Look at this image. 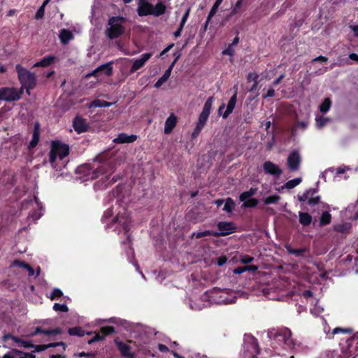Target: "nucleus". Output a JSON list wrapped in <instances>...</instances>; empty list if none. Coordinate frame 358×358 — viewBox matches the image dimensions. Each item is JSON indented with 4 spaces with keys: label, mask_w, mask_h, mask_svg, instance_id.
Masks as SVG:
<instances>
[{
    "label": "nucleus",
    "mask_w": 358,
    "mask_h": 358,
    "mask_svg": "<svg viewBox=\"0 0 358 358\" xmlns=\"http://www.w3.org/2000/svg\"><path fill=\"white\" fill-rule=\"evenodd\" d=\"M350 28L354 32L355 36L358 37V25H357V24L350 25Z\"/></svg>",
    "instance_id": "obj_64"
},
{
    "label": "nucleus",
    "mask_w": 358,
    "mask_h": 358,
    "mask_svg": "<svg viewBox=\"0 0 358 358\" xmlns=\"http://www.w3.org/2000/svg\"><path fill=\"white\" fill-rule=\"evenodd\" d=\"M55 60V57L54 56H48L43 58L41 61L36 62L34 67H47L49 66L51 64H52Z\"/></svg>",
    "instance_id": "obj_25"
},
{
    "label": "nucleus",
    "mask_w": 358,
    "mask_h": 358,
    "mask_svg": "<svg viewBox=\"0 0 358 358\" xmlns=\"http://www.w3.org/2000/svg\"><path fill=\"white\" fill-rule=\"evenodd\" d=\"M236 299V295L233 291L217 287L207 291L202 296V300L208 301L210 304H230L235 303Z\"/></svg>",
    "instance_id": "obj_1"
},
{
    "label": "nucleus",
    "mask_w": 358,
    "mask_h": 358,
    "mask_svg": "<svg viewBox=\"0 0 358 358\" xmlns=\"http://www.w3.org/2000/svg\"><path fill=\"white\" fill-rule=\"evenodd\" d=\"M115 342L123 356L127 358H134L132 354L130 352L131 347L128 345V343H124L118 340H115Z\"/></svg>",
    "instance_id": "obj_19"
},
{
    "label": "nucleus",
    "mask_w": 358,
    "mask_h": 358,
    "mask_svg": "<svg viewBox=\"0 0 358 358\" xmlns=\"http://www.w3.org/2000/svg\"><path fill=\"white\" fill-rule=\"evenodd\" d=\"M307 126H308L307 121L297 122L296 124L294 126V127L292 129V132H296L299 129L304 130L306 129Z\"/></svg>",
    "instance_id": "obj_41"
},
{
    "label": "nucleus",
    "mask_w": 358,
    "mask_h": 358,
    "mask_svg": "<svg viewBox=\"0 0 358 358\" xmlns=\"http://www.w3.org/2000/svg\"><path fill=\"white\" fill-rule=\"evenodd\" d=\"M153 10L152 6L145 0H140L138 8L139 15H146L152 13Z\"/></svg>",
    "instance_id": "obj_18"
},
{
    "label": "nucleus",
    "mask_w": 358,
    "mask_h": 358,
    "mask_svg": "<svg viewBox=\"0 0 358 358\" xmlns=\"http://www.w3.org/2000/svg\"><path fill=\"white\" fill-rule=\"evenodd\" d=\"M41 216V213L38 212V211H34V213H32L31 214H30L29 216H28V218L31 220L32 221H36L37 220H38Z\"/></svg>",
    "instance_id": "obj_53"
},
{
    "label": "nucleus",
    "mask_w": 358,
    "mask_h": 358,
    "mask_svg": "<svg viewBox=\"0 0 358 358\" xmlns=\"http://www.w3.org/2000/svg\"><path fill=\"white\" fill-rule=\"evenodd\" d=\"M215 234H216L214 233L213 231L206 230V231H204L194 232V233H192V238H194L195 237L196 238H202L203 236H213V235H215Z\"/></svg>",
    "instance_id": "obj_37"
},
{
    "label": "nucleus",
    "mask_w": 358,
    "mask_h": 358,
    "mask_svg": "<svg viewBox=\"0 0 358 358\" xmlns=\"http://www.w3.org/2000/svg\"><path fill=\"white\" fill-rule=\"evenodd\" d=\"M150 53H145L141 55V58L135 60L133 63V66L131 69V71L134 72L141 68L145 63L150 58Z\"/></svg>",
    "instance_id": "obj_20"
},
{
    "label": "nucleus",
    "mask_w": 358,
    "mask_h": 358,
    "mask_svg": "<svg viewBox=\"0 0 358 358\" xmlns=\"http://www.w3.org/2000/svg\"><path fill=\"white\" fill-rule=\"evenodd\" d=\"M222 1H223V0H216L215 1L214 5L213 6V7L211 8V9L209 12L210 17H213L216 14L219 6H220V4L222 3Z\"/></svg>",
    "instance_id": "obj_42"
},
{
    "label": "nucleus",
    "mask_w": 358,
    "mask_h": 358,
    "mask_svg": "<svg viewBox=\"0 0 358 358\" xmlns=\"http://www.w3.org/2000/svg\"><path fill=\"white\" fill-rule=\"evenodd\" d=\"M299 222L304 227L308 226L312 222V217L307 213L299 212Z\"/></svg>",
    "instance_id": "obj_27"
},
{
    "label": "nucleus",
    "mask_w": 358,
    "mask_h": 358,
    "mask_svg": "<svg viewBox=\"0 0 358 358\" xmlns=\"http://www.w3.org/2000/svg\"><path fill=\"white\" fill-rule=\"evenodd\" d=\"M69 334L70 335H73V336H84V333H83V331L81 328L80 327H73V328H70L69 329Z\"/></svg>",
    "instance_id": "obj_45"
},
{
    "label": "nucleus",
    "mask_w": 358,
    "mask_h": 358,
    "mask_svg": "<svg viewBox=\"0 0 358 358\" xmlns=\"http://www.w3.org/2000/svg\"><path fill=\"white\" fill-rule=\"evenodd\" d=\"M176 62V59L171 63V64L169 66V67L166 69L164 74L162 78L158 79V87L162 85L164 82H166L168 78L171 76V73L172 71L173 67L174 66Z\"/></svg>",
    "instance_id": "obj_26"
},
{
    "label": "nucleus",
    "mask_w": 358,
    "mask_h": 358,
    "mask_svg": "<svg viewBox=\"0 0 358 358\" xmlns=\"http://www.w3.org/2000/svg\"><path fill=\"white\" fill-rule=\"evenodd\" d=\"M53 310L56 312H64L66 313L69 311V308L65 304H60L58 303H55L53 305Z\"/></svg>",
    "instance_id": "obj_40"
},
{
    "label": "nucleus",
    "mask_w": 358,
    "mask_h": 358,
    "mask_svg": "<svg viewBox=\"0 0 358 358\" xmlns=\"http://www.w3.org/2000/svg\"><path fill=\"white\" fill-rule=\"evenodd\" d=\"M115 171V166L110 162H106L103 163L99 167L92 171V175L90 176L91 179H95L100 175H106L108 176L110 175Z\"/></svg>",
    "instance_id": "obj_8"
},
{
    "label": "nucleus",
    "mask_w": 358,
    "mask_h": 358,
    "mask_svg": "<svg viewBox=\"0 0 358 358\" xmlns=\"http://www.w3.org/2000/svg\"><path fill=\"white\" fill-rule=\"evenodd\" d=\"M136 140V136L130 135L128 136L125 134H120L117 138L113 140L114 143H132Z\"/></svg>",
    "instance_id": "obj_22"
},
{
    "label": "nucleus",
    "mask_w": 358,
    "mask_h": 358,
    "mask_svg": "<svg viewBox=\"0 0 358 358\" xmlns=\"http://www.w3.org/2000/svg\"><path fill=\"white\" fill-rule=\"evenodd\" d=\"M255 193V189H250L249 191L243 192L240 195V200L243 201V207H255L257 205L258 201L256 199L251 198Z\"/></svg>",
    "instance_id": "obj_12"
},
{
    "label": "nucleus",
    "mask_w": 358,
    "mask_h": 358,
    "mask_svg": "<svg viewBox=\"0 0 358 358\" xmlns=\"http://www.w3.org/2000/svg\"><path fill=\"white\" fill-rule=\"evenodd\" d=\"M58 345L65 346V344L63 342H61V343H50L48 345H36L34 351L41 352V351H43L49 348L56 347Z\"/></svg>",
    "instance_id": "obj_31"
},
{
    "label": "nucleus",
    "mask_w": 358,
    "mask_h": 358,
    "mask_svg": "<svg viewBox=\"0 0 358 358\" xmlns=\"http://www.w3.org/2000/svg\"><path fill=\"white\" fill-rule=\"evenodd\" d=\"M112 104H113L112 103L108 102V101H106L103 100L95 99L94 101H93L92 102H91L89 104L88 107L90 108H98V107H100V108L109 107Z\"/></svg>",
    "instance_id": "obj_28"
},
{
    "label": "nucleus",
    "mask_w": 358,
    "mask_h": 358,
    "mask_svg": "<svg viewBox=\"0 0 358 358\" xmlns=\"http://www.w3.org/2000/svg\"><path fill=\"white\" fill-rule=\"evenodd\" d=\"M213 101V97L210 96L205 102L202 112L199 115L196 124H198L201 127H203L205 126V124L208 119L209 115L210 113Z\"/></svg>",
    "instance_id": "obj_9"
},
{
    "label": "nucleus",
    "mask_w": 358,
    "mask_h": 358,
    "mask_svg": "<svg viewBox=\"0 0 358 358\" xmlns=\"http://www.w3.org/2000/svg\"><path fill=\"white\" fill-rule=\"evenodd\" d=\"M227 261V259L226 257H220L218 259H217V264L221 266H223L224 264H226Z\"/></svg>",
    "instance_id": "obj_61"
},
{
    "label": "nucleus",
    "mask_w": 358,
    "mask_h": 358,
    "mask_svg": "<svg viewBox=\"0 0 358 358\" xmlns=\"http://www.w3.org/2000/svg\"><path fill=\"white\" fill-rule=\"evenodd\" d=\"M13 265L20 268H26L28 264L20 260H15L13 263Z\"/></svg>",
    "instance_id": "obj_57"
},
{
    "label": "nucleus",
    "mask_w": 358,
    "mask_h": 358,
    "mask_svg": "<svg viewBox=\"0 0 358 358\" xmlns=\"http://www.w3.org/2000/svg\"><path fill=\"white\" fill-rule=\"evenodd\" d=\"M115 222L120 224L125 232H128L129 230V215L127 212L122 209V211H120L115 217Z\"/></svg>",
    "instance_id": "obj_15"
},
{
    "label": "nucleus",
    "mask_w": 358,
    "mask_h": 358,
    "mask_svg": "<svg viewBox=\"0 0 358 358\" xmlns=\"http://www.w3.org/2000/svg\"><path fill=\"white\" fill-rule=\"evenodd\" d=\"M263 168L266 173L275 177H279L282 173V170L280 167L270 161L264 162Z\"/></svg>",
    "instance_id": "obj_16"
},
{
    "label": "nucleus",
    "mask_w": 358,
    "mask_h": 358,
    "mask_svg": "<svg viewBox=\"0 0 358 358\" xmlns=\"http://www.w3.org/2000/svg\"><path fill=\"white\" fill-rule=\"evenodd\" d=\"M352 332V329L350 328H341V327H336L333 329L332 334H351Z\"/></svg>",
    "instance_id": "obj_43"
},
{
    "label": "nucleus",
    "mask_w": 358,
    "mask_h": 358,
    "mask_svg": "<svg viewBox=\"0 0 358 358\" xmlns=\"http://www.w3.org/2000/svg\"><path fill=\"white\" fill-rule=\"evenodd\" d=\"M246 271L245 266L237 267L234 270V273L241 274Z\"/></svg>",
    "instance_id": "obj_62"
},
{
    "label": "nucleus",
    "mask_w": 358,
    "mask_h": 358,
    "mask_svg": "<svg viewBox=\"0 0 358 358\" xmlns=\"http://www.w3.org/2000/svg\"><path fill=\"white\" fill-rule=\"evenodd\" d=\"M113 73V66L110 62L106 63L98 66L93 71L86 75V78L94 76L96 78L101 77L102 75L110 76Z\"/></svg>",
    "instance_id": "obj_11"
},
{
    "label": "nucleus",
    "mask_w": 358,
    "mask_h": 358,
    "mask_svg": "<svg viewBox=\"0 0 358 358\" xmlns=\"http://www.w3.org/2000/svg\"><path fill=\"white\" fill-rule=\"evenodd\" d=\"M19 345L25 348H35V347H36V345H34L33 344H31V343L30 341H24V340H22V339H21V342L19 343Z\"/></svg>",
    "instance_id": "obj_52"
},
{
    "label": "nucleus",
    "mask_w": 358,
    "mask_h": 358,
    "mask_svg": "<svg viewBox=\"0 0 358 358\" xmlns=\"http://www.w3.org/2000/svg\"><path fill=\"white\" fill-rule=\"evenodd\" d=\"M114 207H113L112 208H109L108 209L105 213H104V215H103V218L104 219H107L108 217H110V216H112L113 213V210H114Z\"/></svg>",
    "instance_id": "obj_63"
},
{
    "label": "nucleus",
    "mask_w": 358,
    "mask_h": 358,
    "mask_svg": "<svg viewBox=\"0 0 358 358\" xmlns=\"http://www.w3.org/2000/svg\"><path fill=\"white\" fill-rule=\"evenodd\" d=\"M61 333V330L59 329H55L52 330H43L42 334H45L46 335L50 334H59Z\"/></svg>",
    "instance_id": "obj_55"
},
{
    "label": "nucleus",
    "mask_w": 358,
    "mask_h": 358,
    "mask_svg": "<svg viewBox=\"0 0 358 358\" xmlns=\"http://www.w3.org/2000/svg\"><path fill=\"white\" fill-rule=\"evenodd\" d=\"M39 141V131H38V126L36 125L34 128V131L33 132L32 135V139L29 143V147L30 148H34Z\"/></svg>",
    "instance_id": "obj_30"
},
{
    "label": "nucleus",
    "mask_w": 358,
    "mask_h": 358,
    "mask_svg": "<svg viewBox=\"0 0 358 358\" xmlns=\"http://www.w3.org/2000/svg\"><path fill=\"white\" fill-rule=\"evenodd\" d=\"M217 227L220 232L218 234L220 236L228 235L235 231L236 227L234 224L230 222H220L217 224Z\"/></svg>",
    "instance_id": "obj_17"
},
{
    "label": "nucleus",
    "mask_w": 358,
    "mask_h": 358,
    "mask_svg": "<svg viewBox=\"0 0 358 358\" xmlns=\"http://www.w3.org/2000/svg\"><path fill=\"white\" fill-rule=\"evenodd\" d=\"M69 153V146L59 141H53L50 152V162L52 167L57 169L59 166L57 160L62 161Z\"/></svg>",
    "instance_id": "obj_2"
},
{
    "label": "nucleus",
    "mask_w": 358,
    "mask_h": 358,
    "mask_svg": "<svg viewBox=\"0 0 358 358\" xmlns=\"http://www.w3.org/2000/svg\"><path fill=\"white\" fill-rule=\"evenodd\" d=\"M316 193L315 189H310L302 195H298V199L300 201H307L310 205H315L320 201V196Z\"/></svg>",
    "instance_id": "obj_14"
},
{
    "label": "nucleus",
    "mask_w": 358,
    "mask_h": 358,
    "mask_svg": "<svg viewBox=\"0 0 358 358\" xmlns=\"http://www.w3.org/2000/svg\"><path fill=\"white\" fill-rule=\"evenodd\" d=\"M62 295H63V293L61 289H59L58 288H55L50 293V296H48V297L51 300H55L57 298L61 297Z\"/></svg>",
    "instance_id": "obj_44"
},
{
    "label": "nucleus",
    "mask_w": 358,
    "mask_h": 358,
    "mask_svg": "<svg viewBox=\"0 0 358 358\" xmlns=\"http://www.w3.org/2000/svg\"><path fill=\"white\" fill-rule=\"evenodd\" d=\"M189 12H190V8H188L187 9V10L185 11V13H184L181 20H180V25L181 27H184L187 19H188V17H189Z\"/></svg>",
    "instance_id": "obj_49"
},
{
    "label": "nucleus",
    "mask_w": 358,
    "mask_h": 358,
    "mask_svg": "<svg viewBox=\"0 0 358 358\" xmlns=\"http://www.w3.org/2000/svg\"><path fill=\"white\" fill-rule=\"evenodd\" d=\"M16 71L18 76V79L22 85L20 89H26L27 93L29 90L33 89L36 85V77L33 73L25 69L21 65H16Z\"/></svg>",
    "instance_id": "obj_4"
},
{
    "label": "nucleus",
    "mask_w": 358,
    "mask_h": 358,
    "mask_svg": "<svg viewBox=\"0 0 358 358\" xmlns=\"http://www.w3.org/2000/svg\"><path fill=\"white\" fill-rule=\"evenodd\" d=\"M350 224L348 223H345L343 224L338 225L336 227V229L338 231L343 232V231H348V229H350Z\"/></svg>",
    "instance_id": "obj_50"
},
{
    "label": "nucleus",
    "mask_w": 358,
    "mask_h": 358,
    "mask_svg": "<svg viewBox=\"0 0 358 358\" xmlns=\"http://www.w3.org/2000/svg\"><path fill=\"white\" fill-rule=\"evenodd\" d=\"M59 37L63 44H66L73 39V35L71 31L63 29L60 31Z\"/></svg>",
    "instance_id": "obj_24"
},
{
    "label": "nucleus",
    "mask_w": 358,
    "mask_h": 358,
    "mask_svg": "<svg viewBox=\"0 0 358 358\" xmlns=\"http://www.w3.org/2000/svg\"><path fill=\"white\" fill-rule=\"evenodd\" d=\"M44 15V8L43 6H41V8L37 10L36 13V19L39 20L41 19Z\"/></svg>",
    "instance_id": "obj_58"
},
{
    "label": "nucleus",
    "mask_w": 358,
    "mask_h": 358,
    "mask_svg": "<svg viewBox=\"0 0 358 358\" xmlns=\"http://www.w3.org/2000/svg\"><path fill=\"white\" fill-rule=\"evenodd\" d=\"M73 128L78 133H83L87 131V124L84 119L76 117L73 120Z\"/></svg>",
    "instance_id": "obj_21"
},
{
    "label": "nucleus",
    "mask_w": 358,
    "mask_h": 358,
    "mask_svg": "<svg viewBox=\"0 0 358 358\" xmlns=\"http://www.w3.org/2000/svg\"><path fill=\"white\" fill-rule=\"evenodd\" d=\"M270 336L273 337V341L286 349L295 348V343L292 338V332L287 328H282L274 333L271 332Z\"/></svg>",
    "instance_id": "obj_3"
},
{
    "label": "nucleus",
    "mask_w": 358,
    "mask_h": 358,
    "mask_svg": "<svg viewBox=\"0 0 358 358\" xmlns=\"http://www.w3.org/2000/svg\"><path fill=\"white\" fill-rule=\"evenodd\" d=\"M166 6L162 4V3L158 2V15H162L165 13Z\"/></svg>",
    "instance_id": "obj_60"
},
{
    "label": "nucleus",
    "mask_w": 358,
    "mask_h": 358,
    "mask_svg": "<svg viewBox=\"0 0 358 358\" xmlns=\"http://www.w3.org/2000/svg\"><path fill=\"white\" fill-rule=\"evenodd\" d=\"M124 22V18L121 17H110L108 20V27L106 30L107 36L113 39L121 36L124 31L123 27Z\"/></svg>",
    "instance_id": "obj_5"
},
{
    "label": "nucleus",
    "mask_w": 358,
    "mask_h": 358,
    "mask_svg": "<svg viewBox=\"0 0 358 358\" xmlns=\"http://www.w3.org/2000/svg\"><path fill=\"white\" fill-rule=\"evenodd\" d=\"M104 338L103 336H102V334L100 333H97L96 334V335L91 339L88 341V343L89 344H91L95 341H100V340H103Z\"/></svg>",
    "instance_id": "obj_54"
},
{
    "label": "nucleus",
    "mask_w": 358,
    "mask_h": 358,
    "mask_svg": "<svg viewBox=\"0 0 358 358\" xmlns=\"http://www.w3.org/2000/svg\"><path fill=\"white\" fill-rule=\"evenodd\" d=\"M23 94V89L4 87L0 88V100L12 102L19 100Z\"/></svg>",
    "instance_id": "obj_6"
},
{
    "label": "nucleus",
    "mask_w": 358,
    "mask_h": 358,
    "mask_svg": "<svg viewBox=\"0 0 358 358\" xmlns=\"http://www.w3.org/2000/svg\"><path fill=\"white\" fill-rule=\"evenodd\" d=\"M234 88L235 89V92H234L233 96L229 99L227 106V108L224 110V112L222 113V110L225 108L224 103H222L218 109L219 114L220 115H222L223 118H227L232 113L233 110L235 108L238 92H237V87L236 86H234Z\"/></svg>",
    "instance_id": "obj_10"
},
{
    "label": "nucleus",
    "mask_w": 358,
    "mask_h": 358,
    "mask_svg": "<svg viewBox=\"0 0 358 358\" xmlns=\"http://www.w3.org/2000/svg\"><path fill=\"white\" fill-rule=\"evenodd\" d=\"M315 121L317 127L321 129L328 124V122L330 121V119L323 116H319L316 117Z\"/></svg>",
    "instance_id": "obj_35"
},
{
    "label": "nucleus",
    "mask_w": 358,
    "mask_h": 358,
    "mask_svg": "<svg viewBox=\"0 0 358 358\" xmlns=\"http://www.w3.org/2000/svg\"><path fill=\"white\" fill-rule=\"evenodd\" d=\"M351 169L350 166L343 165L336 169V174L340 175L345 173L347 171H350Z\"/></svg>",
    "instance_id": "obj_51"
},
{
    "label": "nucleus",
    "mask_w": 358,
    "mask_h": 358,
    "mask_svg": "<svg viewBox=\"0 0 358 358\" xmlns=\"http://www.w3.org/2000/svg\"><path fill=\"white\" fill-rule=\"evenodd\" d=\"M301 161V157L298 151L292 152L287 157L288 168L292 171H297Z\"/></svg>",
    "instance_id": "obj_13"
},
{
    "label": "nucleus",
    "mask_w": 358,
    "mask_h": 358,
    "mask_svg": "<svg viewBox=\"0 0 358 358\" xmlns=\"http://www.w3.org/2000/svg\"><path fill=\"white\" fill-rule=\"evenodd\" d=\"M222 54L223 55H229L230 57H233L234 55V47H232V45H229L222 51Z\"/></svg>",
    "instance_id": "obj_47"
},
{
    "label": "nucleus",
    "mask_w": 358,
    "mask_h": 358,
    "mask_svg": "<svg viewBox=\"0 0 358 358\" xmlns=\"http://www.w3.org/2000/svg\"><path fill=\"white\" fill-rule=\"evenodd\" d=\"M244 348L248 353V356L252 358L259 354L257 341L252 336H245Z\"/></svg>",
    "instance_id": "obj_7"
},
{
    "label": "nucleus",
    "mask_w": 358,
    "mask_h": 358,
    "mask_svg": "<svg viewBox=\"0 0 358 358\" xmlns=\"http://www.w3.org/2000/svg\"><path fill=\"white\" fill-rule=\"evenodd\" d=\"M331 101L329 98H326L320 106V110L322 113H326L329 110Z\"/></svg>",
    "instance_id": "obj_34"
},
{
    "label": "nucleus",
    "mask_w": 358,
    "mask_h": 358,
    "mask_svg": "<svg viewBox=\"0 0 358 358\" xmlns=\"http://www.w3.org/2000/svg\"><path fill=\"white\" fill-rule=\"evenodd\" d=\"M323 311V308L320 307L318 305H316L314 308H313L311 310V313L313 314V315H319L320 313H321Z\"/></svg>",
    "instance_id": "obj_59"
},
{
    "label": "nucleus",
    "mask_w": 358,
    "mask_h": 358,
    "mask_svg": "<svg viewBox=\"0 0 358 358\" xmlns=\"http://www.w3.org/2000/svg\"><path fill=\"white\" fill-rule=\"evenodd\" d=\"M254 260V258L248 255H243L241 257L240 262L242 264H247L252 262Z\"/></svg>",
    "instance_id": "obj_48"
},
{
    "label": "nucleus",
    "mask_w": 358,
    "mask_h": 358,
    "mask_svg": "<svg viewBox=\"0 0 358 358\" xmlns=\"http://www.w3.org/2000/svg\"><path fill=\"white\" fill-rule=\"evenodd\" d=\"M177 122L176 117L171 115L166 120L164 133L169 134L172 131Z\"/></svg>",
    "instance_id": "obj_23"
},
{
    "label": "nucleus",
    "mask_w": 358,
    "mask_h": 358,
    "mask_svg": "<svg viewBox=\"0 0 358 358\" xmlns=\"http://www.w3.org/2000/svg\"><path fill=\"white\" fill-rule=\"evenodd\" d=\"M331 216L329 213L324 212L320 217V224L322 225L328 224L331 222Z\"/></svg>",
    "instance_id": "obj_39"
},
{
    "label": "nucleus",
    "mask_w": 358,
    "mask_h": 358,
    "mask_svg": "<svg viewBox=\"0 0 358 358\" xmlns=\"http://www.w3.org/2000/svg\"><path fill=\"white\" fill-rule=\"evenodd\" d=\"M114 332V328L112 327H103L101 329V334L103 336V338L108 334H113Z\"/></svg>",
    "instance_id": "obj_46"
},
{
    "label": "nucleus",
    "mask_w": 358,
    "mask_h": 358,
    "mask_svg": "<svg viewBox=\"0 0 358 358\" xmlns=\"http://www.w3.org/2000/svg\"><path fill=\"white\" fill-rule=\"evenodd\" d=\"M203 128V127H201V126L196 124L193 132H192V137L196 138L199 134V133L201 132V131L202 130Z\"/></svg>",
    "instance_id": "obj_56"
},
{
    "label": "nucleus",
    "mask_w": 358,
    "mask_h": 358,
    "mask_svg": "<svg viewBox=\"0 0 358 358\" xmlns=\"http://www.w3.org/2000/svg\"><path fill=\"white\" fill-rule=\"evenodd\" d=\"M302 180L301 178H296L294 179L290 180L285 183L283 186H282V189L286 188L288 189H291L299 185L301 182Z\"/></svg>",
    "instance_id": "obj_29"
},
{
    "label": "nucleus",
    "mask_w": 358,
    "mask_h": 358,
    "mask_svg": "<svg viewBox=\"0 0 358 358\" xmlns=\"http://www.w3.org/2000/svg\"><path fill=\"white\" fill-rule=\"evenodd\" d=\"M286 249L289 254L294 255L296 257L302 256L305 249H292L290 245H286Z\"/></svg>",
    "instance_id": "obj_38"
},
{
    "label": "nucleus",
    "mask_w": 358,
    "mask_h": 358,
    "mask_svg": "<svg viewBox=\"0 0 358 358\" xmlns=\"http://www.w3.org/2000/svg\"><path fill=\"white\" fill-rule=\"evenodd\" d=\"M245 0H238L235 5L232 7V10L229 15L228 17H231L233 15L238 14L240 12L241 6H243Z\"/></svg>",
    "instance_id": "obj_32"
},
{
    "label": "nucleus",
    "mask_w": 358,
    "mask_h": 358,
    "mask_svg": "<svg viewBox=\"0 0 358 358\" xmlns=\"http://www.w3.org/2000/svg\"><path fill=\"white\" fill-rule=\"evenodd\" d=\"M280 200V196L275 194L263 198L262 201L265 205L275 203Z\"/></svg>",
    "instance_id": "obj_36"
},
{
    "label": "nucleus",
    "mask_w": 358,
    "mask_h": 358,
    "mask_svg": "<svg viewBox=\"0 0 358 358\" xmlns=\"http://www.w3.org/2000/svg\"><path fill=\"white\" fill-rule=\"evenodd\" d=\"M235 203L231 198H227L224 201L223 210L227 213H231L234 209Z\"/></svg>",
    "instance_id": "obj_33"
}]
</instances>
